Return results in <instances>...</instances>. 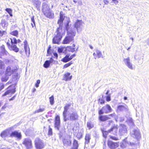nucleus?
Returning <instances> with one entry per match:
<instances>
[{
  "label": "nucleus",
  "instance_id": "13",
  "mask_svg": "<svg viewBox=\"0 0 149 149\" xmlns=\"http://www.w3.org/2000/svg\"><path fill=\"white\" fill-rule=\"evenodd\" d=\"M10 136L16 138L18 140L21 139L22 137L21 133L17 131H15L10 133Z\"/></svg>",
  "mask_w": 149,
  "mask_h": 149
},
{
  "label": "nucleus",
  "instance_id": "54",
  "mask_svg": "<svg viewBox=\"0 0 149 149\" xmlns=\"http://www.w3.org/2000/svg\"><path fill=\"white\" fill-rule=\"evenodd\" d=\"M63 51V49L62 48H59L58 49V52L59 53L62 52Z\"/></svg>",
  "mask_w": 149,
  "mask_h": 149
},
{
  "label": "nucleus",
  "instance_id": "14",
  "mask_svg": "<svg viewBox=\"0 0 149 149\" xmlns=\"http://www.w3.org/2000/svg\"><path fill=\"white\" fill-rule=\"evenodd\" d=\"M115 115L114 113L109 114L107 116H102L100 115L99 116V120L102 121H104L110 119L111 118L113 117Z\"/></svg>",
  "mask_w": 149,
  "mask_h": 149
},
{
  "label": "nucleus",
  "instance_id": "11",
  "mask_svg": "<svg viewBox=\"0 0 149 149\" xmlns=\"http://www.w3.org/2000/svg\"><path fill=\"white\" fill-rule=\"evenodd\" d=\"M130 134L132 137L136 138L138 140L140 139L141 137L139 131L137 129L132 130L130 132Z\"/></svg>",
  "mask_w": 149,
  "mask_h": 149
},
{
  "label": "nucleus",
  "instance_id": "48",
  "mask_svg": "<svg viewBox=\"0 0 149 149\" xmlns=\"http://www.w3.org/2000/svg\"><path fill=\"white\" fill-rule=\"evenodd\" d=\"M110 138L111 139H112L114 140H118V138L116 137L113 136H110Z\"/></svg>",
  "mask_w": 149,
  "mask_h": 149
},
{
  "label": "nucleus",
  "instance_id": "31",
  "mask_svg": "<svg viewBox=\"0 0 149 149\" xmlns=\"http://www.w3.org/2000/svg\"><path fill=\"white\" fill-rule=\"evenodd\" d=\"M64 19V17L63 15L60 13V19L58 20V23L59 25H61L62 24Z\"/></svg>",
  "mask_w": 149,
  "mask_h": 149
},
{
  "label": "nucleus",
  "instance_id": "46",
  "mask_svg": "<svg viewBox=\"0 0 149 149\" xmlns=\"http://www.w3.org/2000/svg\"><path fill=\"white\" fill-rule=\"evenodd\" d=\"M6 34V32L5 31H2L0 30V36H2L3 35H5Z\"/></svg>",
  "mask_w": 149,
  "mask_h": 149
},
{
  "label": "nucleus",
  "instance_id": "9",
  "mask_svg": "<svg viewBox=\"0 0 149 149\" xmlns=\"http://www.w3.org/2000/svg\"><path fill=\"white\" fill-rule=\"evenodd\" d=\"M27 149H31L32 148V143L31 140L29 138L24 139L22 143Z\"/></svg>",
  "mask_w": 149,
  "mask_h": 149
},
{
  "label": "nucleus",
  "instance_id": "43",
  "mask_svg": "<svg viewBox=\"0 0 149 149\" xmlns=\"http://www.w3.org/2000/svg\"><path fill=\"white\" fill-rule=\"evenodd\" d=\"M4 62L0 60V69H3L4 68Z\"/></svg>",
  "mask_w": 149,
  "mask_h": 149
},
{
  "label": "nucleus",
  "instance_id": "26",
  "mask_svg": "<svg viewBox=\"0 0 149 149\" xmlns=\"http://www.w3.org/2000/svg\"><path fill=\"white\" fill-rule=\"evenodd\" d=\"M24 48L26 54L27 55V53L28 54H30V50L29 47L27 45V42L26 41L24 42Z\"/></svg>",
  "mask_w": 149,
  "mask_h": 149
},
{
  "label": "nucleus",
  "instance_id": "55",
  "mask_svg": "<svg viewBox=\"0 0 149 149\" xmlns=\"http://www.w3.org/2000/svg\"><path fill=\"white\" fill-rule=\"evenodd\" d=\"M72 47L71 46H68L67 47L66 49L69 51H70V50H71Z\"/></svg>",
  "mask_w": 149,
  "mask_h": 149
},
{
  "label": "nucleus",
  "instance_id": "17",
  "mask_svg": "<svg viewBox=\"0 0 149 149\" xmlns=\"http://www.w3.org/2000/svg\"><path fill=\"white\" fill-rule=\"evenodd\" d=\"M59 26L57 30L55 32V34H57V35H60L62 37L63 35L65 34V30L64 29H63L62 26L61 25H59Z\"/></svg>",
  "mask_w": 149,
  "mask_h": 149
},
{
  "label": "nucleus",
  "instance_id": "23",
  "mask_svg": "<svg viewBox=\"0 0 149 149\" xmlns=\"http://www.w3.org/2000/svg\"><path fill=\"white\" fill-rule=\"evenodd\" d=\"M43 14L47 17L50 19L53 18L54 17V13L51 12L50 10L47 11V14H46L45 13Z\"/></svg>",
  "mask_w": 149,
  "mask_h": 149
},
{
  "label": "nucleus",
  "instance_id": "2",
  "mask_svg": "<svg viewBox=\"0 0 149 149\" xmlns=\"http://www.w3.org/2000/svg\"><path fill=\"white\" fill-rule=\"evenodd\" d=\"M68 23L67 24L65 28L67 31L68 36L63 40V43L64 44H69L73 40L74 37L76 33V30L74 29H71L69 27Z\"/></svg>",
  "mask_w": 149,
  "mask_h": 149
},
{
  "label": "nucleus",
  "instance_id": "3",
  "mask_svg": "<svg viewBox=\"0 0 149 149\" xmlns=\"http://www.w3.org/2000/svg\"><path fill=\"white\" fill-rule=\"evenodd\" d=\"M10 40L7 43L8 48L11 51L13 50L16 52H18L19 51V48L17 47L16 44H17V40L15 38H10Z\"/></svg>",
  "mask_w": 149,
  "mask_h": 149
},
{
  "label": "nucleus",
  "instance_id": "30",
  "mask_svg": "<svg viewBox=\"0 0 149 149\" xmlns=\"http://www.w3.org/2000/svg\"><path fill=\"white\" fill-rule=\"evenodd\" d=\"M33 5L36 8L37 10H40V9L41 2L40 1L33 4Z\"/></svg>",
  "mask_w": 149,
  "mask_h": 149
},
{
  "label": "nucleus",
  "instance_id": "7",
  "mask_svg": "<svg viewBox=\"0 0 149 149\" xmlns=\"http://www.w3.org/2000/svg\"><path fill=\"white\" fill-rule=\"evenodd\" d=\"M118 129V127L117 126H115L114 125V126H113L112 128H111L110 130L107 131H104V130H102V131L103 134V136L104 138H106L107 137V135L108 133L111 132L113 131H114L115 132V133H113V134H116L117 132Z\"/></svg>",
  "mask_w": 149,
  "mask_h": 149
},
{
  "label": "nucleus",
  "instance_id": "19",
  "mask_svg": "<svg viewBox=\"0 0 149 149\" xmlns=\"http://www.w3.org/2000/svg\"><path fill=\"white\" fill-rule=\"evenodd\" d=\"M108 145L109 148L111 149H113L118 147V145L117 143L113 142L111 141H108Z\"/></svg>",
  "mask_w": 149,
  "mask_h": 149
},
{
  "label": "nucleus",
  "instance_id": "24",
  "mask_svg": "<svg viewBox=\"0 0 149 149\" xmlns=\"http://www.w3.org/2000/svg\"><path fill=\"white\" fill-rule=\"evenodd\" d=\"M118 109L120 111H128V107L126 105H125V106L119 105L118 107Z\"/></svg>",
  "mask_w": 149,
  "mask_h": 149
},
{
  "label": "nucleus",
  "instance_id": "41",
  "mask_svg": "<svg viewBox=\"0 0 149 149\" xmlns=\"http://www.w3.org/2000/svg\"><path fill=\"white\" fill-rule=\"evenodd\" d=\"M45 110V108H40L39 109L35 111L34 113H38L40 112L43 111Z\"/></svg>",
  "mask_w": 149,
  "mask_h": 149
},
{
  "label": "nucleus",
  "instance_id": "6",
  "mask_svg": "<svg viewBox=\"0 0 149 149\" xmlns=\"http://www.w3.org/2000/svg\"><path fill=\"white\" fill-rule=\"evenodd\" d=\"M123 61L125 65L130 70H133L134 68V66L132 63V62L129 57H127L126 58H124Z\"/></svg>",
  "mask_w": 149,
  "mask_h": 149
},
{
  "label": "nucleus",
  "instance_id": "12",
  "mask_svg": "<svg viewBox=\"0 0 149 149\" xmlns=\"http://www.w3.org/2000/svg\"><path fill=\"white\" fill-rule=\"evenodd\" d=\"M36 147L37 149H42L43 148L44 145L42 141L39 138H36L35 141Z\"/></svg>",
  "mask_w": 149,
  "mask_h": 149
},
{
  "label": "nucleus",
  "instance_id": "15",
  "mask_svg": "<svg viewBox=\"0 0 149 149\" xmlns=\"http://www.w3.org/2000/svg\"><path fill=\"white\" fill-rule=\"evenodd\" d=\"M8 56L9 54L5 49V46L2 45L0 47V58H1L2 56Z\"/></svg>",
  "mask_w": 149,
  "mask_h": 149
},
{
  "label": "nucleus",
  "instance_id": "18",
  "mask_svg": "<svg viewBox=\"0 0 149 149\" xmlns=\"http://www.w3.org/2000/svg\"><path fill=\"white\" fill-rule=\"evenodd\" d=\"M42 10L43 13L47 14V12L49 11L50 8L49 5L45 3H43L42 5Z\"/></svg>",
  "mask_w": 149,
  "mask_h": 149
},
{
  "label": "nucleus",
  "instance_id": "44",
  "mask_svg": "<svg viewBox=\"0 0 149 149\" xmlns=\"http://www.w3.org/2000/svg\"><path fill=\"white\" fill-rule=\"evenodd\" d=\"M49 129L48 132V134L49 135H52L53 134L52 129L50 127V126H49Z\"/></svg>",
  "mask_w": 149,
  "mask_h": 149
},
{
  "label": "nucleus",
  "instance_id": "29",
  "mask_svg": "<svg viewBox=\"0 0 149 149\" xmlns=\"http://www.w3.org/2000/svg\"><path fill=\"white\" fill-rule=\"evenodd\" d=\"M91 139L90 135L89 134H86L85 138V144H88L89 142Z\"/></svg>",
  "mask_w": 149,
  "mask_h": 149
},
{
  "label": "nucleus",
  "instance_id": "37",
  "mask_svg": "<svg viewBox=\"0 0 149 149\" xmlns=\"http://www.w3.org/2000/svg\"><path fill=\"white\" fill-rule=\"evenodd\" d=\"M49 100L50 104L51 105H53L54 103V99L53 95H52L49 98Z\"/></svg>",
  "mask_w": 149,
  "mask_h": 149
},
{
  "label": "nucleus",
  "instance_id": "51",
  "mask_svg": "<svg viewBox=\"0 0 149 149\" xmlns=\"http://www.w3.org/2000/svg\"><path fill=\"white\" fill-rule=\"evenodd\" d=\"M99 102L100 103V104H103L104 103V100L102 99H99Z\"/></svg>",
  "mask_w": 149,
  "mask_h": 149
},
{
  "label": "nucleus",
  "instance_id": "61",
  "mask_svg": "<svg viewBox=\"0 0 149 149\" xmlns=\"http://www.w3.org/2000/svg\"><path fill=\"white\" fill-rule=\"evenodd\" d=\"M96 54H97L96 53V54L95 53H94L93 54V56H94V58L95 59H96V58H97V56H96Z\"/></svg>",
  "mask_w": 149,
  "mask_h": 149
},
{
  "label": "nucleus",
  "instance_id": "8",
  "mask_svg": "<svg viewBox=\"0 0 149 149\" xmlns=\"http://www.w3.org/2000/svg\"><path fill=\"white\" fill-rule=\"evenodd\" d=\"M15 91V88L14 86H10L7 88V91L2 95V96L12 95L14 94Z\"/></svg>",
  "mask_w": 149,
  "mask_h": 149
},
{
  "label": "nucleus",
  "instance_id": "53",
  "mask_svg": "<svg viewBox=\"0 0 149 149\" xmlns=\"http://www.w3.org/2000/svg\"><path fill=\"white\" fill-rule=\"evenodd\" d=\"M49 61L50 64L54 62V61L52 58H51L50 59V60Z\"/></svg>",
  "mask_w": 149,
  "mask_h": 149
},
{
  "label": "nucleus",
  "instance_id": "35",
  "mask_svg": "<svg viewBox=\"0 0 149 149\" xmlns=\"http://www.w3.org/2000/svg\"><path fill=\"white\" fill-rule=\"evenodd\" d=\"M11 35L17 37L18 35V32L17 30H15L10 33Z\"/></svg>",
  "mask_w": 149,
  "mask_h": 149
},
{
  "label": "nucleus",
  "instance_id": "45",
  "mask_svg": "<svg viewBox=\"0 0 149 149\" xmlns=\"http://www.w3.org/2000/svg\"><path fill=\"white\" fill-rule=\"evenodd\" d=\"M72 64V63H71V62L65 64L63 67V68H67L69 66H70Z\"/></svg>",
  "mask_w": 149,
  "mask_h": 149
},
{
  "label": "nucleus",
  "instance_id": "50",
  "mask_svg": "<svg viewBox=\"0 0 149 149\" xmlns=\"http://www.w3.org/2000/svg\"><path fill=\"white\" fill-rule=\"evenodd\" d=\"M6 10L8 12V13L9 14L11 12H12V10L10 8H7L6 9Z\"/></svg>",
  "mask_w": 149,
  "mask_h": 149
},
{
  "label": "nucleus",
  "instance_id": "56",
  "mask_svg": "<svg viewBox=\"0 0 149 149\" xmlns=\"http://www.w3.org/2000/svg\"><path fill=\"white\" fill-rule=\"evenodd\" d=\"M0 86H1V88H0V91L4 87V85L3 84H1Z\"/></svg>",
  "mask_w": 149,
  "mask_h": 149
},
{
  "label": "nucleus",
  "instance_id": "49",
  "mask_svg": "<svg viewBox=\"0 0 149 149\" xmlns=\"http://www.w3.org/2000/svg\"><path fill=\"white\" fill-rule=\"evenodd\" d=\"M40 80H38L37 81L36 83L35 84L36 86L38 88L39 86V84H40Z\"/></svg>",
  "mask_w": 149,
  "mask_h": 149
},
{
  "label": "nucleus",
  "instance_id": "34",
  "mask_svg": "<svg viewBox=\"0 0 149 149\" xmlns=\"http://www.w3.org/2000/svg\"><path fill=\"white\" fill-rule=\"evenodd\" d=\"M9 76L6 75V74L4 76H3L1 78V80L2 81L6 82L8 80Z\"/></svg>",
  "mask_w": 149,
  "mask_h": 149
},
{
  "label": "nucleus",
  "instance_id": "40",
  "mask_svg": "<svg viewBox=\"0 0 149 149\" xmlns=\"http://www.w3.org/2000/svg\"><path fill=\"white\" fill-rule=\"evenodd\" d=\"M50 64L49 61L48 60L46 61L44 64V66L45 68H47L49 67Z\"/></svg>",
  "mask_w": 149,
  "mask_h": 149
},
{
  "label": "nucleus",
  "instance_id": "21",
  "mask_svg": "<svg viewBox=\"0 0 149 149\" xmlns=\"http://www.w3.org/2000/svg\"><path fill=\"white\" fill-rule=\"evenodd\" d=\"M70 74V72L65 73L63 76V79L65 81H70L72 77V75Z\"/></svg>",
  "mask_w": 149,
  "mask_h": 149
},
{
  "label": "nucleus",
  "instance_id": "59",
  "mask_svg": "<svg viewBox=\"0 0 149 149\" xmlns=\"http://www.w3.org/2000/svg\"><path fill=\"white\" fill-rule=\"evenodd\" d=\"M15 95L14 96L12 97L9 100L10 101H11V100H14L15 99Z\"/></svg>",
  "mask_w": 149,
  "mask_h": 149
},
{
  "label": "nucleus",
  "instance_id": "60",
  "mask_svg": "<svg viewBox=\"0 0 149 149\" xmlns=\"http://www.w3.org/2000/svg\"><path fill=\"white\" fill-rule=\"evenodd\" d=\"M109 1L108 0H104V2L105 4H107L108 3H109Z\"/></svg>",
  "mask_w": 149,
  "mask_h": 149
},
{
  "label": "nucleus",
  "instance_id": "33",
  "mask_svg": "<svg viewBox=\"0 0 149 149\" xmlns=\"http://www.w3.org/2000/svg\"><path fill=\"white\" fill-rule=\"evenodd\" d=\"M69 56L68 55H67L64 58L62 59L61 61L64 62H67L70 61Z\"/></svg>",
  "mask_w": 149,
  "mask_h": 149
},
{
  "label": "nucleus",
  "instance_id": "63",
  "mask_svg": "<svg viewBox=\"0 0 149 149\" xmlns=\"http://www.w3.org/2000/svg\"><path fill=\"white\" fill-rule=\"evenodd\" d=\"M54 56H55V57L56 58H57L58 57V54L56 53H54Z\"/></svg>",
  "mask_w": 149,
  "mask_h": 149
},
{
  "label": "nucleus",
  "instance_id": "38",
  "mask_svg": "<svg viewBox=\"0 0 149 149\" xmlns=\"http://www.w3.org/2000/svg\"><path fill=\"white\" fill-rule=\"evenodd\" d=\"M87 127L89 129L92 128L94 127L93 125L91 122H87Z\"/></svg>",
  "mask_w": 149,
  "mask_h": 149
},
{
  "label": "nucleus",
  "instance_id": "39",
  "mask_svg": "<svg viewBox=\"0 0 149 149\" xmlns=\"http://www.w3.org/2000/svg\"><path fill=\"white\" fill-rule=\"evenodd\" d=\"M128 142H126L125 141H123L121 144V147L123 148H125L127 146V145H129Z\"/></svg>",
  "mask_w": 149,
  "mask_h": 149
},
{
  "label": "nucleus",
  "instance_id": "36",
  "mask_svg": "<svg viewBox=\"0 0 149 149\" xmlns=\"http://www.w3.org/2000/svg\"><path fill=\"white\" fill-rule=\"evenodd\" d=\"M125 127H121L120 130V132L123 134L126 132V129Z\"/></svg>",
  "mask_w": 149,
  "mask_h": 149
},
{
  "label": "nucleus",
  "instance_id": "62",
  "mask_svg": "<svg viewBox=\"0 0 149 149\" xmlns=\"http://www.w3.org/2000/svg\"><path fill=\"white\" fill-rule=\"evenodd\" d=\"M6 108V104H5L3 106L2 108L1 109H5Z\"/></svg>",
  "mask_w": 149,
  "mask_h": 149
},
{
  "label": "nucleus",
  "instance_id": "64",
  "mask_svg": "<svg viewBox=\"0 0 149 149\" xmlns=\"http://www.w3.org/2000/svg\"><path fill=\"white\" fill-rule=\"evenodd\" d=\"M113 121L112 120H110L109 121L108 125H110V124L111 123H113Z\"/></svg>",
  "mask_w": 149,
  "mask_h": 149
},
{
  "label": "nucleus",
  "instance_id": "58",
  "mask_svg": "<svg viewBox=\"0 0 149 149\" xmlns=\"http://www.w3.org/2000/svg\"><path fill=\"white\" fill-rule=\"evenodd\" d=\"M40 1L38 0H32V1L33 3V4L36 3L38 1Z\"/></svg>",
  "mask_w": 149,
  "mask_h": 149
},
{
  "label": "nucleus",
  "instance_id": "22",
  "mask_svg": "<svg viewBox=\"0 0 149 149\" xmlns=\"http://www.w3.org/2000/svg\"><path fill=\"white\" fill-rule=\"evenodd\" d=\"M63 143L65 146H70L71 144V141L70 139H65L63 140Z\"/></svg>",
  "mask_w": 149,
  "mask_h": 149
},
{
  "label": "nucleus",
  "instance_id": "16",
  "mask_svg": "<svg viewBox=\"0 0 149 149\" xmlns=\"http://www.w3.org/2000/svg\"><path fill=\"white\" fill-rule=\"evenodd\" d=\"M62 37L60 35H57V34H54V36L53 39V43L54 44H59Z\"/></svg>",
  "mask_w": 149,
  "mask_h": 149
},
{
  "label": "nucleus",
  "instance_id": "32",
  "mask_svg": "<svg viewBox=\"0 0 149 149\" xmlns=\"http://www.w3.org/2000/svg\"><path fill=\"white\" fill-rule=\"evenodd\" d=\"M96 52L97 57L98 58H103V57L102 55V52L100 51L98 49H96Z\"/></svg>",
  "mask_w": 149,
  "mask_h": 149
},
{
  "label": "nucleus",
  "instance_id": "47",
  "mask_svg": "<svg viewBox=\"0 0 149 149\" xmlns=\"http://www.w3.org/2000/svg\"><path fill=\"white\" fill-rule=\"evenodd\" d=\"M77 138L80 139L82 136V134L81 132H78L77 135Z\"/></svg>",
  "mask_w": 149,
  "mask_h": 149
},
{
  "label": "nucleus",
  "instance_id": "4",
  "mask_svg": "<svg viewBox=\"0 0 149 149\" xmlns=\"http://www.w3.org/2000/svg\"><path fill=\"white\" fill-rule=\"evenodd\" d=\"M18 69L16 65H9L7 67L5 73L6 75L10 76L14 72H16Z\"/></svg>",
  "mask_w": 149,
  "mask_h": 149
},
{
  "label": "nucleus",
  "instance_id": "57",
  "mask_svg": "<svg viewBox=\"0 0 149 149\" xmlns=\"http://www.w3.org/2000/svg\"><path fill=\"white\" fill-rule=\"evenodd\" d=\"M75 51V48H72L71 50H70V51L71 52H74Z\"/></svg>",
  "mask_w": 149,
  "mask_h": 149
},
{
  "label": "nucleus",
  "instance_id": "20",
  "mask_svg": "<svg viewBox=\"0 0 149 149\" xmlns=\"http://www.w3.org/2000/svg\"><path fill=\"white\" fill-rule=\"evenodd\" d=\"M60 127V117L57 116L55 118V127L58 130H59V128Z\"/></svg>",
  "mask_w": 149,
  "mask_h": 149
},
{
  "label": "nucleus",
  "instance_id": "10",
  "mask_svg": "<svg viewBox=\"0 0 149 149\" xmlns=\"http://www.w3.org/2000/svg\"><path fill=\"white\" fill-rule=\"evenodd\" d=\"M84 23L81 20H77L74 24L75 28L78 32L79 31H81L83 27Z\"/></svg>",
  "mask_w": 149,
  "mask_h": 149
},
{
  "label": "nucleus",
  "instance_id": "28",
  "mask_svg": "<svg viewBox=\"0 0 149 149\" xmlns=\"http://www.w3.org/2000/svg\"><path fill=\"white\" fill-rule=\"evenodd\" d=\"M0 24L3 28H5L7 27L8 25V23L4 19L1 20Z\"/></svg>",
  "mask_w": 149,
  "mask_h": 149
},
{
  "label": "nucleus",
  "instance_id": "1",
  "mask_svg": "<svg viewBox=\"0 0 149 149\" xmlns=\"http://www.w3.org/2000/svg\"><path fill=\"white\" fill-rule=\"evenodd\" d=\"M70 106V105L67 104L64 107L63 115V120L65 122L69 120L71 121L77 120L79 118L77 113L75 111L70 113L69 116L67 117V111Z\"/></svg>",
  "mask_w": 149,
  "mask_h": 149
},
{
  "label": "nucleus",
  "instance_id": "5",
  "mask_svg": "<svg viewBox=\"0 0 149 149\" xmlns=\"http://www.w3.org/2000/svg\"><path fill=\"white\" fill-rule=\"evenodd\" d=\"M112 109L111 107L108 104L103 107L99 111V114H102L104 113H107L111 112Z\"/></svg>",
  "mask_w": 149,
  "mask_h": 149
},
{
  "label": "nucleus",
  "instance_id": "42",
  "mask_svg": "<svg viewBox=\"0 0 149 149\" xmlns=\"http://www.w3.org/2000/svg\"><path fill=\"white\" fill-rule=\"evenodd\" d=\"M31 21L32 22V23H31V25L32 27H34L33 25H35V21L34 16L32 17H31Z\"/></svg>",
  "mask_w": 149,
  "mask_h": 149
},
{
  "label": "nucleus",
  "instance_id": "25",
  "mask_svg": "<svg viewBox=\"0 0 149 149\" xmlns=\"http://www.w3.org/2000/svg\"><path fill=\"white\" fill-rule=\"evenodd\" d=\"M10 133L9 131L7 130L3 132L1 134V136L2 137L4 138L6 136H10Z\"/></svg>",
  "mask_w": 149,
  "mask_h": 149
},
{
  "label": "nucleus",
  "instance_id": "27",
  "mask_svg": "<svg viewBox=\"0 0 149 149\" xmlns=\"http://www.w3.org/2000/svg\"><path fill=\"white\" fill-rule=\"evenodd\" d=\"M78 146L79 144L77 141L75 139H74L72 146L71 149H78Z\"/></svg>",
  "mask_w": 149,
  "mask_h": 149
},
{
  "label": "nucleus",
  "instance_id": "52",
  "mask_svg": "<svg viewBox=\"0 0 149 149\" xmlns=\"http://www.w3.org/2000/svg\"><path fill=\"white\" fill-rule=\"evenodd\" d=\"M106 100L107 102H109L111 100V97L110 96H108L106 97Z\"/></svg>",
  "mask_w": 149,
  "mask_h": 149
}]
</instances>
